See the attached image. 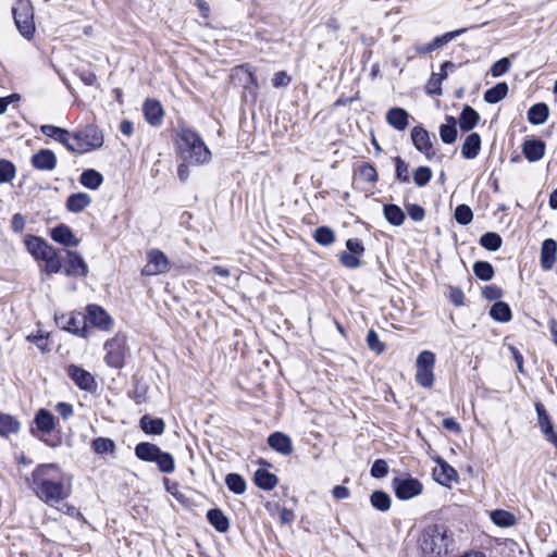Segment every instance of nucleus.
<instances>
[{
    "label": "nucleus",
    "instance_id": "10",
    "mask_svg": "<svg viewBox=\"0 0 557 557\" xmlns=\"http://www.w3.org/2000/svg\"><path fill=\"white\" fill-rule=\"evenodd\" d=\"M393 488L397 498L408 500L420 495L423 491V485L416 478L401 475L393 480Z\"/></svg>",
    "mask_w": 557,
    "mask_h": 557
},
{
    "label": "nucleus",
    "instance_id": "23",
    "mask_svg": "<svg viewBox=\"0 0 557 557\" xmlns=\"http://www.w3.org/2000/svg\"><path fill=\"white\" fill-rule=\"evenodd\" d=\"M522 152L528 161L536 162L545 154V144L540 139L525 140L522 146Z\"/></svg>",
    "mask_w": 557,
    "mask_h": 557
},
{
    "label": "nucleus",
    "instance_id": "40",
    "mask_svg": "<svg viewBox=\"0 0 557 557\" xmlns=\"http://www.w3.org/2000/svg\"><path fill=\"white\" fill-rule=\"evenodd\" d=\"M508 94V85L505 82L496 84L484 92V100L487 103H497Z\"/></svg>",
    "mask_w": 557,
    "mask_h": 557
},
{
    "label": "nucleus",
    "instance_id": "37",
    "mask_svg": "<svg viewBox=\"0 0 557 557\" xmlns=\"http://www.w3.org/2000/svg\"><path fill=\"white\" fill-rule=\"evenodd\" d=\"M102 182V174L94 169L85 170L79 177V183L89 189H97Z\"/></svg>",
    "mask_w": 557,
    "mask_h": 557
},
{
    "label": "nucleus",
    "instance_id": "18",
    "mask_svg": "<svg viewBox=\"0 0 557 557\" xmlns=\"http://www.w3.org/2000/svg\"><path fill=\"white\" fill-rule=\"evenodd\" d=\"M557 257V242L553 238H547L542 243L540 264L543 271H550L556 262Z\"/></svg>",
    "mask_w": 557,
    "mask_h": 557
},
{
    "label": "nucleus",
    "instance_id": "38",
    "mask_svg": "<svg viewBox=\"0 0 557 557\" xmlns=\"http://www.w3.org/2000/svg\"><path fill=\"white\" fill-rule=\"evenodd\" d=\"M491 520L500 528H509L516 524L517 519L513 513L503 510L495 509L490 513Z\"/></svg>",
    "mask_w": 557,
    "mask_h": 557
},
{
    "label": "nucleus",
    "instance_id": "58",
    "mask_svg": "<svg viewBox=\"0 0 557 557\" xmlns=\"http://www.w3.org/2000/svg\"><path fill=\"white\" fill-rule=\"evenodd\" d=\"M360 176L363 181L374 183L377 181V173L373 165L364 163L359 169Z\"/></svg>",
    "mask_w": 557,
    "mask_h": 557
},
{
    "label": "nucleus",
    "instance_id": "59",
    "mask_svg": "<svg viewBox=\"0 0 557 557\" xmlns=\"http://www.w3.org/2000/svg\"><path fill=\"white\" fill-rule=\"evenodd\" d=\"M339 261L341 263L346 267V268H349V269H356V268H359L361 262H360V259H359V256L357 255H354L351 252H348V251H344L341 257H339Z\"/></svg>",
    "mask_w": 557,
    "mask_h": 557
},
{
    "label": "nucleus",
    "instance_id": "12",
    "mask_svg": "<svg viewBox=\"0 0 557 557\" xmlns=\"http://www.w3.org/2000/svg\"><path fill=\"white\" fill-rule=\"evenodd\" d=\"M87 314L86 322L88 321L95 327L101 331H110L113 325V320L109 313L98 305H89L86 308Z\"/></svg>",
    "mask_w": 557,
    "mask_h": 557
},
{
    "label": "nucleus",
    "instance_id": "35",
    "mask_svg": "<svg viewBox=\"0 0 557 557\" xmlns=\"http://www.w3.org/2000/svg\"><path fill=\"white\" fill-rule=\"evenodd\" d=\"M383 214L387 222L394 226H400L406 219L401 208L393 203L384 205Z\"/></svg>",
    "mask_w": 557,
    "mask_h": 557
},
{
    "label": "nucleus",
    "instance_id": "4",
    "mask_svg": "<svg viewBox=\"0 0 557 557\" xmlns=\"http://www.w3.org/2000/svg\"><path fill=\"white\" fill-rule=\"evenodd\" d=\"M135 456L143 461L156 462L158 469L163 473H172L175 469L173 456L149 442L138 443L135 447Z\"/></svg>",
    "mask_w": 557,
    "mask_h": 557
},
{
    "label": "nucleus",
    "instance_id": "30",
    "mask_svg": "<svg viewBox=\"0 0 557 557\" xmlns=\"http://www.w3.org/2000/svg\"><path fill=\"white\" fill-rule=\"evenodd\" d=\"M207 519L209 523L220 533H224L230 528L228 518L219 508L208 510Z\"/></svg>",
    "mask_w": 557,
    "mask_h": 557
},
{
    "label": "nucleus",
    "instance_id": "9",
    "mask_svg": "<svg viewBox=\"0 0 557 557\" xmlns=\"http://www.w3.org/2000/svg\"><path fill=\"white\" fill-rule=\"evenodd\" d=\"M55 323L62 330L81 337L88 336L86 315L81 312L55 314Z\"/></svg>",
    "mask_w": 557,
    "mask_h": 557
},
{
    "label": "nucleus",
    "instance_id": "43",
    "mask_svg": "<svg viewBox=\"0 0 557 557\" xmlns=\"http://www.w3.org/2000/svg\"><path fill=\"white\" fill-rule=\"evenodd\" d=\"M91 448L96 454H113L115 450V443L108 437H97L91 442Z\"/></svg>",
    "mask_w": 557,
    "mask_h": 557
},
{
    "label": "nucleus",
    "instance_id": "42",
    "mask_svg": "<svg viewBox=\"0 0 557 557\" xmlns=\"http://www.w3.org/2000/svg\"><path fill=\"white\" fill-rule=\"evenodd\" d=\"M370 503L380 511H387L391 508V497L383 491L373 492L370 496Z\"/></svg>",
    "mask_w": 557,
    "mask_h": 557
},
{
    "label": "nucleus",
    "instance_id": "61",
    "mask_svg": "<svg viewBox=\"0 0 557 557\" xmlns=\"http://www.w3.org/2000/svg\"><path fill=\"white\" fill-rule=\"evenodd\" d=\"M406 209H407L408 215L413 221H422L425 216L424 209L419 205H413V203L406 205Z\"/></svg>",
    "mask_w": 557,
    "mask_h": 557
},
{
    "label": "nucleus",
    "instance_id": "62",
    "mask_svg": "<svg viewBox=\"0 0 557 557\" xmlns=\"http://www.w3.org/2000/svg\"><path fill=\"white\" fill-rule=\"evenodd\" d=\"M449 300L457 307L463 305L465 294L459 287L449 286Z\"/></svg>",
    "mask_w": 557,
    "mask_h": 557
},
{
    "label": "nucleus",
    "instance_id": "49",
    "mask_svg": "<svg viewBox=\"0 0 557 557\" xmlns=\"http://www.w3.org/2000/svg\"><path fill=\"white\" fill-rule=\"evenodd\" d=\"M42 260L46 262V265H45L46 273L54 274V273H59L61 271L62 261L58 257L54 249L51 250L50 253H48L47 257H45Z\"/></svg>",
    "mask_w": 557,
    "mask_h": 557
},
{
    "label": "nucleus",
    "instance_id": "50",
    "mask_svg": "<svg viewBox=\"0 0 557 557\" xmlns=\"http://www.w3.org/2000/svg\"><path fill=\"white\" fill-rule=\"evenodd\" d=\"M15 165L8 160H0V183H9L15 176Z\"/></svg>",
    "mask_w": 557,
    "mask_h": 557
},
{
    "label": "nucleus",
    "instance_id": "1",
    "mask_svg": "<svg viewBox=\"0 0 557 557\" xmlns=\"http://www.w3.org/2000/svg\"><path fill=\"white\" fill-rule=\"evenodd\" d=\"M27 482L34 493L47 504L59 503L69 496L60 467L55 463L39 465Z\"/></svg>",
    "mask_w": 557,
    "mask_h": 557
},
{
    "label": "nucleus",
    "instance_id": "2",
    "mask_svg": "<svg viewBox=\"0 0 557 557\" xmlns=\"http://www.w3.org/2000/svg\"><path fill=\"white\" fill-rule=\"evenodd\" d=\"M177 146L184 161L191 164H203L211 159V151L206 146L200 135L189 127H181Z\"/></svg>",
    "mask_w": 557,
    "mask_h": 557
},
{
    "label": "nucleus",
    "instance_id": "19",
    "mask_svg": "<svg viewBox=\"0 0 557 557\" xmlns=\"http://www.w3.org/2000/svg\"><path fill=\"white\" fill-rule=\"evenodd\" d=\"M40 132L45 136H48L62 144L70 151V147H72V134L67 129L50 124H45L40 126Z\"/></svg>",
    "mask_w": 557,
    "mask_h": 557
},
{
    "label": "nucleus",
    "instance_id": "27",
    "mask_svg": "<svg viewBox=\"0 0 557 557\" xmlns=\"http://www.w3.org/2000/svg\"><path fill=\"white\" fill-rule=\"evenodd\" d=\"M434 476L440 484L446 486L458 480L457 471L445 461L440 462V468L434 470Z\"/></svg>",
    "mask_w": 557,
    "mask_h": 557
},
{
    "label": "nucleus",
    "instance_id": "7",
    "mask_svg": "<svg viewBox=\"0 0 557 557\" xmlns=\"http://www.w3.org/2000/svg\"><path fill=\"white\" fill-rule=\"evenodd\" d=\"M103 348L106 350V363L114 369L123 368L127 354L126 337L122 334H116L104 343Z\"/></svg>",
    "mask_w": 557,
    "mask_h": 557
},
{
    "label": "nucleus",
    "instance_id": "6",
    "mask_svg": "<svg viewBox=\"0 0 557 557\" xmlns=\"http://www.w3.org/2000/svg\"><path fill=\"white\" fill-rule=\"evenodd\" d=\"M14 23L20 34L30 39L35 33L34 10L29 0H17L12 8Z\"/></svg>",
    "mask_w": 557,
    "mask_h": 557
},
{
    "label": "nucleus",
    "instance_id": "41",
    "mask_svg": "<svg viewBox=\"0 0 557 557\" xmlns=\"http://www.w3.org/2000/svg\"><path fill=\"white\" fill-rule=\"evenodd\" d=\"M20 430V422L10 414H0V435L9 436L10 434L17 433Z\"/></svg>",
    "mask_w": 557,
    "mask_h": 557
},
{
    "label": "nucleus",
    "instance_id": "44",
    "mask_svg": "<svg viewBox=\"0 0 557 557\" xmlns=\"http://www.w3.org/2000/svg\"><path fill=\"white\" fill-rule=\"evenodd\" d=\"M225 484L230 491L238 495L246 491V481L237 473H228L225 478Z\"/></svg>",
    "mask_w": 557,
    "mask_h": 557
},
{
    "label": "nucleus",
    "instance_id": "5",
    "mask_svg": "<svg viewBox=\"0 0 557 557\" xmlns=\"http://www.w3.org/2000/svg\"><path fill=\"white\" fill-rule=\"evenodd\" d=\"M103 145V135L94 124H88L72 133V147L74 153H86L100 148Z\"/></svg>",
    "mask_w": 557,
    "mask_h": 557
},
{
    "label": "nucleus",
    "instance_id": "25",
    "mask_svg": "<svg viewBox=\"0 0 557 557\" xmlns=\"http://www.w3.org/2000/svg\"><path fill=\"white\" fill-rule=\"evenodd\" d=\"M51 238L54 242L69 247H75L79 243V240L73 234L72 230L64 224H60L52 228Z\"/></svg>",
    "mask_w": 557,
    "mask_h": 557
},
{
    "label": "nucleus",
    "instance_id": "24",
    "mask_svg": "<svg viewBox=\"0 0 557 557\" xmlns=\"http://www.w3.org/2000/svg\"><path fill=\"white\" fill-rule=\"evenodd\" d=\"M27 250L36 258L44 259L53 248L44 239L36 236H28L25 239Z\"/></svg>",
    "mask_w": 557,
    "mask_h": 557
},
{
    "label": "nucleus",
    "instance_id": "13",
    "mask_svg": "<svg viewBox=\"0 0 557 557\" xmlns=\"http://www.w3.org/2000/svg\"><path fill=\"white\" fill-rule=\"evenodd\" d=\"M64 273L67 276H82L88 274V267L83 257L77 251L65 250Z\"/></svg>",
    "mask_w": 557,
    "mask_h": 557
},
{
    "label": "nucleus",
    "instance_id": "46",
    "mask_svg": "<svg viewBox=\"0 0 557 557\" xmlns=\"http://www.w3.org/2000/svg\"><path fill=\"white\" fill-rule=\"evenodd\" d=\"M467 30V28H459L453 32H447L441 36H436L432 41V48L433 50H437L446 46L448 42L460 36Z\"/></svg>",
    "mask_w": 557,
    "mask_h": 557
},
{
    "label": "nucleus",
    "instance_id": "15",
    "mask_svg": "<svg viewBox=\"0 0 557 557\" xmlns=\"http://www.w3.org/2000/svg\"><path fill=\"white\" fill-rule=\"evenodd\" d=\"M411 140L417 150L422 152L428 159L435 154L430 135L422 126H414L411 131Z\"/></svg>",
    "mask_w": 557,
    "mask_h": 557
},
{
    "label": "nucleus",
    "instance_id": "64",
    "mask_svg": "<svg viewBox=\"0 0 557 557\" xmlns=\"http://www.w3.org/2000/svg\"><path fill=\"white\" fill-rule=\"evenodd\" d=\"M57 412L64 419L67 420L73 416V406L69 403L60 401L55 405Z\"/></svg>",
    "mask_w": 557,
    "mask_h": 557
},
{
    "label": "nucleus",
    "instance_id": "45",
    "mask_svg": "<svg viewBox=\"0 0 557 557\" xmlns=\"http://www.w3.org/2000/svg\"><path fill=\"white\" fill-rule=\"evenodd\" d=\"M480 244L487 250L496 251L502 247L503 239L497 233L487 232L481 236Z\"/></svg>",
    "mask_w": 557,
    "mask_h": 557
},
{
    "label": "nucleus",
    "instance_id": "53",
    "mask_svg": "<svg viewBox=\"0 0 557 557\" xmlns=\"http://www.w3.org/2000/svg\"><path fill=\"white\" fill-rule=\"evenodd\" d=\"M394 162L396 168V178L401 183H409L410 177L408 164L400 157H396Z\"/></svg>",
    "mask_w": 557,
    "mask_h": 557
},
{
    "label": "nucleus",
    "instance_id": "16",
    "mask_svg": "<svg viewBox=\"0 0 557 557\" xmlns=\"http://www.w3.org/2000/svg\"><path fill=\"white\" fill-rule=\"evenodd\" d=\"M535 410L537 413L539 426L543 435L545 436L546 441L552 443L557 448V433L554 430L550 417L548 416L545 407L541 403H537L535 404Z\"/></svg>",
    "mask_w": 557,
    "mask_h": 557
},
{
    "label": "nucleus",
    "instance_id": "21",
    "mask_svg": "<svg viewBox=\"0 0 557 557\" xmlns=\"http://www.w3.org/2000/svg\"><path fill=\"white\" fill-rule=\"evenodd\" d=\"M269 446L282 455H290L293 453L292 440L282 432H274L268 437Z\"/></svg>",
    "mask_w": 557,
    "mask_h": 557
},
{
    "label": "nucleus",
    "instance_id": "14",
    "mask_svg": "<svg viewBox=\"0 0 557 557\" xmlns=\"http://www.w3.org/2000/svg\"><path fill=\"white\" fill-rule=\"evenodd\" d=\"M67 375L81 388L87 392H92L97 387V383L92 374L85 369L71 364L66 369Z\"/></svg>",
    "mask_w": 557,
    "mask_h": 557
},
{
    "label": "nucleus",
    "instance_id": "11",
    "mask_svg": "<svg viewBox=\"0 0 557 557\" xmlns=\"http://www.w3.org/2000/svg\"><path fill=\"white\" fill-rule=\"evenodd\" d=\"M171 269V262L165 253L159 249H151L147 252V263L141 270L146 276H154L168 273Z\"/></svg>",
    "mask_w": 557,
    "mask_h": 557
},
{
    "label": "nucleus",
    "instance_id": "34",
    "mask_svg": "<svg viewBox=\"0 0 557 557\" xmlns=\"http://www.w3.org/2000/svg\"><path fill=\"white\" fill-rule=\"evenodd\" d=\"M277 482L276 475L264 469H258L255 473V483L262 490L271 491L276 486Z\"/></svg>",
    "mask_w": 557,
    "mask_h": 557
},
{
    "label": "nucleus",
    "instance_id": "60",
    "mask_svg": "<svg viewBox=\"0 0 557 557\" xmlns=\"http://www.w3.org/2000/svg\"><path fill=\"white\" fill-rule=\"evenodd\" d=\"M482 296L491 301H497L503 297V289L496 285H487L482 289Z\"/></svg>",
    "mask_w": 557,
    "mask_h": 557
},
{
    "label": "nucleus",
    "instance_id": "52",
    "mask_svg": "<svg viewBox=\"0 0 557 557\" xmlns=\"http://www.w3.org/2000/svg\"><path fill=\"white\" fill-rule=\"evenodd\" d=\"M432 178V171L429 166H419L413 172V182L417 186H425Z\"/></svg>",
    "mask_w": 557,
    "mask_h": 557
},
{
    "label": "nucleus",
    "instance_id": "20",
    "mask_svg": "<svg viewBox=\"0 0 557 557\" xmlns=\"http://www.w3.org/2000/svg\"><path fill=\"white\" fill-rule=\"evenodd\" d=\"M143 110L145 119L150 125L158 126L162 123L164 112L159 101L153 99L146 100Z\"/></svg>",
    "mask_w": 557,
    "mask_h": 557
},
{
    "label": "nucleus",
    "instance_id": "48",
    "mask_svg": "<svg viewBox=\"0 0 557 557\" xmlns=\"http://www.w3.org/2000/svg\"><path fill=\"white\" fill-rule=\"evenodd\" d=\"M313 238L322 246H330L335 242V234L330 227L320 226L314 231Z\"/></svg>",
    "mask_w": 557,
    "mask_h": 557
},
{
    "label": "nucleus",
    "instance_id": "39",
    "mask_svg": "<svg viewBox=\"0 0 557 557\" xmlns=\"http://www.w3.org/2000/svg\"><path fill=\"white\" fill-rule=\"evenodd\" d=\"M490 315L493 320L498 322H508L512 318L511 309L510 307L503 301H496L490 310Z\"/></svg>",
    "mask_w": 557,
    "mask_h": 557
},
{
    "label": "nucleus",
    "instance_id": "36",
    "mask_svg": "<svg viewBox=\"0 0 557 557\" xmlns=\"http://www.w3.org/2000/svg\"><path fill=\"white\" fill-rule=\"evenodd\" d=\"M457 121L453 116L446 117V123L440 126V136L443 143L453 144L457 139Z\"/></svg>",
    "mask_w": 557,
    "mask_h": 557
},
{
    "label": "nucleus",
    "instance_id": "57",
    "mask_svg": "<svg viewBox=\"0 0 557 557\" xmlns=\"http://www.w3.org/2000/svg\"><path fill=\"white\" fill-rule=\"evenodd\" d=\"M370 473L375 479H382L388 473V466L384 459H376L370 470Z\"/></svg>",
    "mask_w": 557,
    "mask_h": 557
},
{
    "label": "nucleus",
    "instance_id": "28",
    "mask_svg": "<svg viewBox=\"0 0 557 557\" xmlns=\"http://www.w3.org/2000/svg\"><path fill=\"white\" fill-rule=\"evenodd\" d=\"M34 422L38 431L45 434L50 433L55 426V419L47 409H39L35 414Z\"/></svg>",
    "mask_w": 557,
    "mask_h": 557
},
{
    "label": "nucleus",
    "instance_id": "22",
    "mask_svg": "<svg viewBox=\"0 0 557 557\" xmlns=\"http://www.w3.org/2000/svg\"><path fill=\"white\" fill-rule=\"evenodd\" d=\"M409 113L398 107L391 108L386 113V122L395 129L403 132L409 124Z\"/></svg>",
    "mask_w": 557,
    "mask_h": 557
},
{
    "label": "nucleus",
    "instance_id": "51",
    "mask_svg": "<svg viewBox=\"0 0 557 557\" xmlns=\"http://www.w3.org/2000/svg\"><path fill=\"white\" fill-rule=\"evenodd\" d=\"M454 216L459 224L468 225L469 223H471V221L473 219V212L469 206L459 205L455 209Z\"/></svg>",
    "mask_w": 557,
    "mask_h": 557
},
{
    "label": "nucleus",
    "instance_id": "47",
    "mask_svg": "<svg viewBox=\"0 0 557 557\" xmlns=\"http://www.w3.org/2000/svg\"><path fill=\"white\" fill-rule=\"evenodd\" d=\"M473 272L482 281L492 280L495 273L493 265L487 261H476L473 264Z\"/></svg>",
    "mask_w": 557,
    "mask_h": 557
},
{
    "label": "nucleus",
    "instance_id": "56",
    "mask_svg": "<svg viewBox=\"0 0 557 557\" xmlns=\"http://www.w3.org/2000/svg\"><path fill=\"white\" fill-rule=\"evenodd\" d=\"M510 65L511 63L508 58H502L492 65L490 73L494 77L502 76L509 71Z\"/></svg>",
    "mask_w": 557,
    "mask_h": 557
},
{
    "label": "nucleus",
    "instance_id": "54",
    "mask_svg": "<svg viewBox=\"0 0 557 557\" xmlns=\"http://www.w3.org/2000/svg\"><path fill=\"white\" fill-rule=\"evenodd\" d=\"M434 50L432 48V44L429 42V44H419V45H416L414 47L412 48H409L406 50V58L408 61L414 59L417 55H424V54H429V53H432Z\"/></svg>",
    "mask_w": 557,
    "mask_h": 557
},
{
    "label": "nucleus",
    "instance_id": "8",
    "mask_svg": "<svg viewBox=\"0 0 557 557\" xmlns=\"http://www.w3.org/2000/svg\"><path fill=\"white\" fill-rule=\"evenodd\" d=\"M435 355L430 350L420 352L416 360V382L425 388H430L434 383Z\"/></svg>",
    "mask_w": 557,
    "mask_h": 557
},
{
    "label": "nucleus",
    "instance_id": "63",
    "mask_svg": "<svg viewBox=\"0 0 557 557\" xmlns=\"http://www.w3.org/2000/svg\"><path fill=\"white\" fill-rule=\"evenodd\" d=\"M346 247H347L348 252H351V253L357 255V256L362 255L363 251H364L363 244L358 238H349L346 242Z\"/></svg>",
    "mask_w": 557,
    "mask_h": 557
},
{
    "label": "nucleus",
    "instance_id": "29",
    "mask_svg": "<svg viewBox=\"0 0 557 557\" xmlns=\"http://www.w3.org/2000/svg\"><path fill=\"white\" fill-rule=\"evenodd\" d=\"M479 120V113L470 106H465L459 115L458 122L462 132H469L476 126Z\"/></svg>",
    "mask_w": 557,
    "mask_h": 557
},
{
    "label": "nucleus",
    "instance_id": "17",
    "mask_svg": "<svg viewBox=\"0 0 557 557\" xmlns=\"http://www.w3.org/2000/svg\"><path fill=\"white\" fill-rule=\"evenodd\" d=\"M30 164L36 170L51 172L57 168V156L50 149H40L32 156Z\"/></svg>",
    "mask_w": 557,
    "mask_h": 557
},
{
    "label": "nucleus",
    "instance_id": "31",
    "mask_svg": "<svg viewBox=\"0 0 557 557\" xmlns=\"http://www.w3.org/2000/svg\"><path fill=\"white\" fill-rule=\"evenodd\" d=\"M481 149V137L478 133H471L461 147V154L466 159H474Z\"/></svg>",
    "mask_w": 557,
    "mask_h": 557
},
{
    "label": "nucleus",
    "instance_id": "3",
    "mask_svg": "<svg viewBox=\"0 0 557 557\" xmlns=\"http://www.w3.org/2000/svg\"><path fill=\"white\" fill-rule=\"evenodd\" d=\"M419 549L423 557H442L448 553V537L443 525L425 528L418 539Z\"/></svg>",
    "mask_w": 557,
    "mask_h": 557
},
{
    "label": "nucleus",
    "instance_id": "32",
    "mask_svg": "<svg viewBox=\"0 0 557 557\" xmlns=\"http://www.w3.org/2000/svg\"><path fill=\"white\" fill-rule=\"evenodd\" d=\"M91 202V198L88 194L77 193L69 196L66 200V209L71 212L78 213L87 208Z\"/></svg>",
    "mask_w": 557,
    "mask_h": 557
},
{
    "label": "nucleus",
    "instance_id": "33",
    "mask_svg": "<svg viewBox=\"0 0 557 557\" xmlns=\"http://www.w3.org/2000/svg\"><path fill=\"white\" fill-rule=\"evenodd\" d=\"M549 110L546 103L533 104L528 111V120L533 125H541L548 119Z\"/></svg>",
    "mask_w": 557,
    "mask_h": 557
},
{
    "label": "nucleus",
    "instance_id": "26",
    "mask_svg": "<svg viewBox=\"0 0 557 557\" xmlns=\"http://www.w3.org/2000/svg\"><path fill=\"white\" fill-rule=\"evenodd\" d=\"M140 429L149 435H161L164 432V421L160 418H152L145 414L139 420Z\"/></svg>",
    "mask_w": 557,
    "mask_h": 557
},
{
    "label": "nucleus",
    "instance_id": "55",
    "mask_svg": "<svg viewBox=\"0 0 557 557\" xmlns=\"http://www.w3.org/2000/svg\"><path fill=\"white\" fill-rule=\"evenodd\" d=\"M367 344L370 350L382 354L385 350V345L380 341L377 333L370 330L367 334Z\"/></svg>",
    "mask_w": 557,
    "mask_h": 557
}]
</instances>
